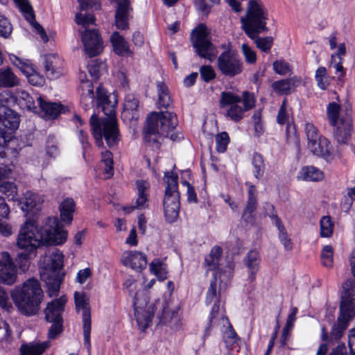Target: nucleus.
I'll return each instance as SVG.
<instances>
[{
	"label": "nucleus",
	"mask_w": 355,
	"mask_h": 355,
	"mask_svg": "<svg viewBox=\"0 0 355 355\" xmlns=\"http://www.w3.org/2000/svg\"><path fill=\"white\" fill-rule=\"evenodd\" d=\"M67 232L58 219L49 217L44 224L39 227L31 220H27L20 227L16 245L18 248L37 254V249L43 245H61L66 241Z\"/></svg>",
	"instance_id": "f257e3e1"
},
{
	"label": "nucleus",
	"mask_w": 355,
	"mask_h": 355,
	"mask_svg": "<svg viewBox=\"0 0 355 355\" xmlns=\"http://www.w3.org/2000/svg\"><path fill=\"white\" fill-rule=\"evenodd\" d=\"M96 103L97 108L101 110L105 117L99 119L96 114L91 116L90 125L93 135L98 146H103L104 138L107 145L111 148L119 141L115 110L117 101L115 96L107 95V92L99 86L96 89Z\"/></svg>",
	"instance_id": "f03ea898"
},
{
	"label": "nucleus",
	"mask_w": 355,
	"mask_h": 355,
	"mask_svg": "<svg viewBox=\"0 0 355 355\" xmlns=\"http://www.w3.org/2000/svg\"><path fill=\"white\" fill-rule=\"evenodd\" d=\"M268 15L267 10L261 2L250 0L248 2L246 16L241 19L246 35L254 40L258 49L265 53L270 51L273 39L272 37H260L258 35L261 33L268 31L266 26Z\"/></svg>",
	"instance_id": "7ed1b4c3"
},
{
	"label": "nucleus",
	"mask_w": 355,
	"mask_h": 355,
	"mask_svg": "<svg viewBox=\"0 0 355 355\" xmlns=\"http://www.w3.org/2000/svg\"><path fill=\"white\" fill-rule=\"evenodd\" d=\"M343 288L344 293L341 297L337 322L332 327L329 334L324 327L322 328V340L328 344H334L341 338L349 321L355 316V282L348 279Z\"/></svg>",
	"instance_id": "20e7f679"
},
{
	"label": "nucleus",
	"mask_w": 355,
	"mask_h": 355,
	"mask_svg": "<svg viewBox=\"0 0 355 355\" xmlns=\"http://www.w3.org/2000/svg\"><path fill=\"white\" fill-rule=\"evenodd\" d=\"M44 294L39 281L28 279L21 286H16L10 297L19 311L26 316L35 315L42 302Z\"/></svg>",
	"instance_id": "39448f33"
},
{
	"label": "nucleus",
	"mask_w": 355,
	"mask_h": 355,
	"mask_svg": "<svg viewBox=\"0 0 355 355\" xmlns=\"http://www.w3.org/2000/svg\"><path fill=\"white\" fill-rule=\"evenodd\" d=\"M178 125V118L175 113L152 112L146 119L144 128V141L153 148L158 149L160 146L159 139L168 137L170 132Z\"/></svg>",
	"instance_id": "423d86ee"
},
{
	"label": "nucleus",
	"mask_w": 355,
	"mask_h": 355,
	"mask_svg": "<svg viewBox=\"0 0 355 355\" xmlns=\"http://www.w3.org/2000/svg\"><path fill=\"white\" fill-rule=\"evenodd\" d=\"M123 286L129 294L134 296L133 307L136 320L139 329L145 331L150 325L154 317V305L149 303V297L145 291H136L137 284L132 277L125 279Z\"/></svg>",
	"instance_id": "0eeeda50"
},
{
	"label": "nucleus",
	"mask_w": 355,
	"mask_h": 355,
	"mask_svg": "<svg viewBox=\"0 0 355 355\" xmlns=\"http://www.w3.org/2000/svg\"><path fill=\"white\" fill-rule=\"evenodd\" d=\"M255 103L254 96L248 92L243 93L242 97L232 92H223L219 101L220 108L227 109V116L234 122L240 121L244 112L251 110Z\"/></svg>",
	"instance_id": "6e6552de"
},
{
	"label": "nucleus",
	"mask_w": 355,
	"mask_h": 355,
	"mask_svg": "<svg viewBox=\"0 0 355 355\" xmlns=\"http://www.w3.org/2000/svg\"><path fill=\"white\" fill-rule=\"evenodd\" d=\"M64 256L55 250L51 256L44 259V266L40 269V278L45 283L50 297L56 295L62 282L60 270L63 266Z\"/></svg>",
	"instance_id": "1a4fd4ad"
},
{
	"label": "nucleus",
	"mask_w": 355,
	"mask_h": 355,
	"mask_svg": "<svg viewBox=\"0 0 355 355\" xmlns=\"http://www.w3.org/2000/svg\"><path fill=\"white\" fill-rule=\"evenodd\" d=\"M178 179L177 174L173 172L165 173L164 181L166 186L163 206L166 220L170 223L175 222L179 216L180 202Z\"/></svg>",
	"instance_id": "9d476101"
},
{
	"label": "nucleus",
	"mask_w": 355,
	"mask_h": 355,
	"mask_svg": "<svg viewBox=\"0 0 355 355\" xmlns=\"http://www.w3.org/2000/svg\"><path fill=\"white\" fill-rule=\"evenodd\" d=\"M191 42L200 58L210 62L216 58L217 49L211 41L210 31L205 24H200L192 31Z\"/></svg>",
	"instance_id": "9b49d317"
},
{
	"label": "nucleus",
	"mask_w": 355,
	"mask_h": 355,
	"mask_svg": "<svg viewBox=\"0 0 355 355\" xmlns=\"http://www.w3.org/2000/svg\"><path fill=\"white\" fill-rule=\"evenodd\" d=\"M217 66L221 74L229 78L241 74L243 69V62L240 55L230 49L218 55Z\"/></svg>",
	"instance_id": "f8f14e48"
},
{
	"label": "nucleus",
	"mask_w": 355,
	"mask_h": 355,
	"mask_svg": "<svg viewBox=\"0 0 355 355\" xmlns=\"http://www.w3.org/2000/svg\"><path fill=\"white\" fill-rule=\"evenodd\" d=\"M19 124V116L13 110L0 108V146L4 147L10 141L14 131Z\"/></svg>",
	"instance_id": "ddd939ff"
},
{
	"label": "nucleus",
	"mask_w": 355,
	"mask_h": 355,
	"mask_svg": "<svg viewBox=\"0 0 355 355\" xmlns=\"http://www.w3.org/2000/svg\"><path fill=\"white\" fill-rule=\"evenodd\" d=\"M94 22L89 23L85 26L80 24L82 28L85 29L78 30L85 51L90 58L98 55L103 51V41L98 30L87 28L88 26L94 24Z\"/></svg>",
	"instance_id": "4468645a"
},
{
	"label": "nucleus",
	"mask_w": 355,
	"mask_h": 355,
	"mask_svg": "<svg viewBox=\"0 0 355 355\" xmlns=\"http://www.w3.org/2000/svg\"><path fill=\"white\" fill-rule=\"evenodd\" d=\"M74 300L76 309L78 311H83V330L84 336V345L86 346L88 352L91 349L90 334H91V313L88 299L84 293L75 292Z\"/></svg>",
	"instance_id": "2eb2a0df"
},
{
	"label": "nucleus",
	"mask_w": 355,
	"mask_h": 355,
	"mask_svg": "<svg viewBox=\"0 0 355 355\" xmlns=\"http://www.w3.org/2000/svg\"><path fill=\"white\" fill-rule=\"evenodd\" d=\"M17 278L16 267L13 259L8 252L0 254V282L11 286Z\"/></svg>",
	"instance_id": "dca6fc26"
},
{
	"label": "nucleus",
	"mask_w": 355,
	"mask_h": 355,
	"mask_svg": "<svg viewBox=\"0 0 355 355\" xmlns=\"http://www.w3.org/2000/svg\"><path fill=\"white\" fill-rule=\"evenodd\" d=\"M80 3V10L77 12L75 21L77 24L85 26L93 23L95 17L91 14L89 10H98L100 8L99 0H78Z\"/></svg>",
	"instance_id": "f3484780"
},
{
	"label": "nucleus",
	"mask_w": 355,
	"mask_h": 355,
	"mask_svg": "<svg viewBox=\"0 0 355 355\" xmlns=\"http://www.w3.org/2000/svg\"><path fill=\"white\" fill-rule=\"evenodd\" d=\"M334 127V136L338 143L345 144L351 135L352 120L349 114L342 115Z\"/></svg>",
	"instance_id": "a211bd4d"
},
{
	"label": "nucleus",
	"mask_w": 355,
	"mask_h": 355,
	"mask_svg": "<svg viewBox=\"0 0 355 355\" xmlns=\"http://www.w3.org/2000/svg\"><path fill=\"white\" fill-rule=\"evenodd\" d=\"M67 302V298L62 296L58 299L53 300L48 303L44 310L45 319L50 322H63L62 317L64 311V305Z\"/></svg>",
	"instance_id": "6ab92c4d"
},
{
	"label": "nucleus",
	"mask_w": 355,
	"mask_h": 355,
	"mask_svg": "<svg viewBox=\"0 0 355 355\" xmlns=\"http://www.w3.org/2000/svg\"><path fill=\"white\" fill-rule=\"evenodd\" d=\"M308 148L315 155L324 158L327 162L333 159V147L325 137L307 144Z\"/></svg>",
	"instance_id": "aec40b11"
},
{
	"label": "nucleus",
	"mask_w": 355,
	"mask_h": 355,
	"mask_svg": "<svg viewBox=\"0 0 355 355\" xmlns=\"http://www.w3.org/2000/svg\"><path fill=\"white\" fill-rule=\"evenodd\" d=\"M122 263L136 271H141L146 267L147 260L146 256L137 251L125 252L121 258Z\"/></svg>",
	"instance_id": "412c9836"
},
{
	"label": "nucleus",
	"mask_w": 355,
	"mask_h": 355,
	"mask_svg": "<svg viewBox=\"0 0 355 355\" xmlns=\"http://www.w3.org/2000/svg\"><path fill=\"white\" fill-rule=\"evenodd\" d=\"M214 302L209 317V326L206 328L205 331H207L210 328L211 324H215L218 319L219 316V300L217 295V286L216 279L213 280L210 283L209 288L208 289L206 303L210 304Z\"/></svg>",
	"instance_id": "4be33fe9"
},
{
	"label": "nucleus",
	"mask_w": 355,
	"mask_h": 355,
	"mask_svg": "<svg viewBox=\"0 0 355 355\" xmlns=\"http://www.w3.org/2000/svg\"><path fill=\"white\" fill-rule=\"evenodd\" d=\"M129 0H121L115 12V25L118 29L125 30L128 28L130 13L132 11Z\"/></svg>",
	"instance_id": "5701e85b"
},
{
	"label": "nucleus",
	"mask_w": 355,
	"mask_h": 355,
	"mask_svg": "<svg viewBox=\"0 0 355 355\" xmlns=\"http://www.w3.org/2000/svg\"><path fill=\"white\" fill-rule=\"evenodd\" d=\"M266 209L268 216L275 221V224L279 230V238L281 242L286 250H291L292 248L291 241L288 238L280 218L277 216L276 212L275 211L274 206L267 203L266 205Z\"/></svg>",
	"instance_id": "b1692460"
},
{
	"label": "nucleus",
	"mask_w": 355,
	"mask_h": 355,
	"mask_svg": "<svg viewBox=\"0 0 355 355\" xmlns=\"http://www.w3.org/2000/svg\"><path fill=\"white\" fill-rule=\"evenodd\" d=\"M139 100L134 94H130L126 95L124 100L123 110L121 114V118L123 120L128 121L137 120L139 118Z\"/></svg>",
	"instance_id": "393cba45"
},
{
	"label": "nucleus",
	"mask_w": 355,
	"mask_h": 355,
	"mask_svg": "<svg viewBox=\"0 0 355 355\" xmlns=\"http://www.w3.org/2000/svg\"><path fill=\"white\" fill-rule=\"evenodd\" d=\"M41 199L37 194L26 191L19 200V205L26 214H35L40 208Z\"/></svg>",
	"instance_id": "a878e982"
},
{
	"label": "nucleus",
	"mask_w": 355,
	"mask_h": 355,
	"mask_svg": "<svg viewBox=\"0 0 355 355\" xmlns=\"http://www.w3.org/2000/svg\"><path fill=\"white\" fill-rule=\"evenodd\" d=\"M256 191L257 189L255 186L250 185L249 187L248 192V202L242 214V218L248 223H252L254 220L253 214L257 207Z\"/></svg>",
	"instance_id": "bb28decb"
},
{
	"label": "nucleus",
	"mask_w": 355,
	"mask_h": 355,
	"mask_svg": "<svg viewBox=\"0 0 355 355\" xmlns=\"http://www.w3.org/2000/svg\"><path fill=\"white\" fill-rule=\"evenodd\" d=\"M37 100L44 118L55 119L61 112L62 105L60 103L46 101L41 96L37 97Z\"/></svg>",
	"instance_id": "cd10ccee"
},
{
	"label": "nucleus",
	"mask_w": 355,
	"mask_h": 355,
	"mask_svg": "<svg viewBox=\"0 0 355 355\" xmlns=\"http://www.w3.org/2000/svg\"><path fill=\"white\" fill-rule=\"evenodd\" d=\"M136 185L138 197L134 208L144 209L148 207L150 184L146 180H139L136 181Z\"/></svg>",
	"instance_id": "c85d7f7f"
},
{
	"label": "nucleus",
	"mask_w": 355,
	"mask_h": 355,
	"mask_svg": "<svg viewBox=\"0 0 355 355\" xmlns=\"http://www.w3.org/2000/svg\"><path fill=\"white\" fill-rule=\"evenodd\" d=\"M15 104L23 110H27L33 112H37L33 98L26 91L18 89L15 92Z\"/></svg>",
	"instance_id": "c756f323"
},
{
	"label": "nucleus",
	"mask_w": 355,
	"mask_h": 355,
	"mask_svg": "<svg viewBox=\"0 0 355 355\" xmlns=\"http://www.w3.org/2000/svg\"><path fill=\"white\" fill-rule=\"evenodd\" d=\"M300 80L297 78L283 79L275 81L272 86L274 91L278 94H288L298 85Z\"/></svg>",
	"instance_id": "7c9ffc66"
},
{
	"label": "nucleus",
	"mask_w": 355,
	"mask_h": 355,
	"mask_svg": "<svg viewBox=\"0 0 355 355\" xmlns=\"http://www.w3.org/2000/svg\"><path fill=\"white\" fill-rule=\"evenodd\" d=\"M110 41L114 52L119 55H131L132 54V52L129 49L128 43L118 32L112 33Z\"/></svg>",
	"instance_id": "2f4dec72"
},
{
	"label": "nucleus",
	"mask_w": 355,
	"mask_h": 355,
	"mask_svg": "<svg viewBox=\"0 0 355 355\" xmlns=\"http://www.w3.org/2000/svg\"><path fill=\"white\" fill-rule=\"evenodd\" d=\"M19 79L10 67L0 69V86L11 88L19 85Z\"/></svg>",
	"instance_id": "473e14b6"
},
{
	"label": "nucleus",
	"mask_w": 355,
	"mask_h": 355,
	"mask_svg": "<svg viewBox=\"0 0 355 355\" xmlns=\"http://www.w3.org/2000/svg\"><path fill=\"white\" fill-rule=\"evenodd\" d=\"M157 89L158 94V107L159 108L169 107L170 105L172 104V100L167 85L162 81H157Z\"/></svg>",
	"instance_id": "72a5a7b5"
},
{
	"label": "nucleus",
	"mask_w": 355,
	"mask_h": 355,
	"mask_svg": "<svg viewBox=\"0 0 355 355\" xmlns=\"http://www.w3.org/2000/svg\"><path fill=\"white\" fill-rule=\"evenodd\" d=\"M323 177V173L313 166L303 167L298 175V178L305 181H320Z\"/></svg>",
	"instance_id": "f704fd0d"
},
{
	"label": "nucleus",
	"mask_w": 355,
	"mask_h": 355,
	"mask_svg": "<svg viewBox=\"0 0 355 355\" xmlns=\"http://www.w3.org/2000/svg\"><path fill=\"white\" fill-rule=\"evenodd\" d=\"M75 211V202L72 198H67L60 205L61 219L70 223L73 220V213Z\"/></svg>",
	"instance_id": "c9c22d12"
},
{
	"label": "nucleus",
	"mask_w": 355,
	"mask_h": 355,
	"mask_svg": "<svg viewBox=\"0 0 355 355\" xmlns=\"http://www.w3.org/2000/svg\"><path fill=\"white\" fill-rule=\"evenodd\" d=\"M246 266L250 270L249 278L251 281L255 279V275L259 270V255L257 250L250 251L245 259Z\"/></svg>",
	"instance_id": "e433bc0d"
},
{
	"label": "nucleus",
	"mask_w": 355,
	"mask_h": 355,
	"mask_svg": "<svg viewBox=\"0 0 355 355\" xmlns=\"http://www.w3.org/2000/svg\"><path fill=\"white\" fill-rule=\"evenodd\" d=\"M222 252V248L217 245L211 250L210 253L205 259V263L209 270H214L218 269Z\"/></svg>",
	"instance_id": "4c0bfd02"
},
{
	"label": "nucleus",
	"mask_w": 355,
	"mask_h": 355,
	"mask_svg": "<svg viewBox=\"0 0 355 355\" xmlns=\"http://www.w3.org/2000/svg\"><path fill=\"white\" fill-rule=\"evenodd\" d=\"M36 254L24 251L17 254L15 259L14 264L20 272H26L30 267V260Z\"/></svg>",
	"instance_id": "58836bf2"
},
{
	"label": "nucleus",
	"mask_w": 355,
	"mask_h": 355,
	"mask_svg": "<svg viewBox=\"0 0 355 355\" xmlns=\"http://www.w3.org/2000/svg\"><path fill=\"white\" fill-rule=\"evenodd\" d=\"M47 347L46 343H29L21 345L20 351L22 355H42Z\"/></svg>",
	"instance_id": "ea45409f"
},
{
	"label": "nucleus",
	"mask_w": 355,
	"mask_h": 355,
	"mask_svg": "<svg viewBox=\"0 0 355 355\" xmlns=\"http://www.w3.org/2000/svg\"><path fill=\"white\" fill-rule=\"evenodd\" d=\"M55 57L53 55H48L45 57L44 64L45 73L47 78L55 79L58 78L61 73L55 65Z\"/></svg>",
	"instance_id": "a19ab883"
},
{
	"label": "nucleus",
	"mask_w": 355,
	"mask_h": 355,
	"mask_svg": "<svg viewBox=\"0 0 355 355\" xmlns=\"http://www.w3.org/2000/svg\"><path fill=\"white\" fill-rule=\"evenodd\" d=\"M150 270L159 279L167 278L166 265L160 259H155L149 265Z\"/></svg>",
	"instance_id": "79ce46f5"
},
{
	"label": "nucleus",
	"mask_w": 355,
	"mask_h": 355,
	"mask_svg": "<svg viewBox=\"0 0 355 355\" xmlns=\"http://www.w3.org/2000/svg\"><path fill=\"white\" fill-rule=\"evenodd\" d=\"M83 88L87 90V93L83 95L80 100V103L84 110H87L92 107L94 102V94L93 91V85L91 82L86 81L83 83Z\"/></svg>",
	"instance_id": "37998d69"
},
{
	"label": "nucleus",
	"mask_w": 355,
	"mask_h": 355,
	"mask_svg": "<svg viewBox=\"0 0 355 355\" xmlns=\"http://www.w3.org/2000/svg\"><path fill=\"white\" fill-rule=\"evenodd\" d=\"M218 319L225 321L228 324V329L223 333V340L227 347H231L236 343L238 336L232 326L228 321V319L222 313L220 315Z\"/></svg>",
	"instance_id": "c03bdc74"
},
{
	"label": "nucleus",
	"mask_w": 355,
	"mask_h": 355,
	"mask_svg": "<svg viewBox=\"0 0 355 355\" xmlns=\"http://www.w3.org/2000/svg\"><path fill=\"white\" fill-rule=\"evenodd\" d=\"M101 163L104 165L103 171L107 175L106 178H111L114 174L112 154L109 150L101 153Z\"/></svg>",
	"instance_id": "a18cd8bd"
},
{
	"label": "nucleus",
	"mask_w": 355,
	"mask_h": 355,
	"mask_svg": "<svg viewBox=\"0 0 355 355\" xmlns=\"http://www.w3.org/2000/svg\"><path fill=\"white\" fill-rule=\"evenodd\" d=\"M180 320L178 310H173L170 311L168 309H164L160 322L163 324H169L172 328L177 327L178 323Z\"/></svg>",
	"instance_id": "49530a36"
},
{
	"label": "nucleus",
	"mask_w": 355,
	"mask_h": 355,
	"mask_svg": "<svg viewBox=\"0 0 355 355\" xmlns=\"http://www.w3.org/2000/svg\"><path fill=\"white\" fill-rule=\"evenodd\" d=\"M252 166L254 168L253 171L256 178L259 179L263 176L265 171V165L263 157L259 153H254L252 157Z\"/></svg>",
	"instance_id": "de8ad7c7"
},
{
	"label": "nucleus",
	"mask_w": 355,
	"mask_h": 355,
	"mask_svg": "<svg viewBox=\"0 0 355 355\" xmlns=\"http://www.w3.org/2000/svg\"><path fill=\"white\" fill-rule=\"evenodd\" d=\"M15 104V94L13 95L9 90H5L0 93V108H6L8 110H12L10 108Z\"/></svg>",
	"instance_id": "09e8293b"
},
{
	"label": "nucleus",
	"mask_w": 355,
	"mask_h": 355,
	"mask_svg": "<svg viewBox=\"0 0 355 355\" xmlns=\"http://www.w3.org/2000/svg\"><path fill=\"white\" fill-rule=\"evenodd\" d=\"M340 105L336 103H331L327 107V118L331 125H335L338 121L340 112Z\"/></svg>",
	"instance_id": "8fccbe9b"
},
{
	"label": "nucleus",
	"mask_w": 355,
	"mask_h": 355,
	"mask_svg": "<svg viewBox=\"0 0 355 355\" xmlns=\"http://www.w3.org/2000/svg\"><path fill=\"white\" fill-rule=\"evenodd\" d=\"M320 235L322 237H329L333 233L334 223L329 216H323L320 222Z\"/></svg>",
	"instance_id": "3c124183"
},
{
	"label": "nucleus",
	"mask_w": 355,
	"mask_h": 355,
	"mask_svg": "<svg viewBox=\"0 0 355 355\" xmlns=\"http://www.w3.org/2000/svg\"><path fill=\"white\" fill-rule=\"evenodd\" d=\"M0 192L6 195L9 200H14L17 193V189L13 182H5L0 185Z\"/></svg>",
	"instance_id": "603ef678"
},
{
	"label": "nucleus",
	"mask_w": 355,
	"mask_h": 355,
	"mask_svg": "<svg viewBox=\"0 0 355 355\" xmlns=\"http://www.w3.org/2000/svg\"><path fill=\"white\" fill-rule=\"evenodd\" d=\"M333 248L331 245H325L321 252L322 265L327 268L333 266Z\"/></svg>",
	"instance_id": "864d4df0"
},
{
	"label": "nucleus",
	"mask_w": 355,
	"mask_h": 355,
	"mask_svg": "<svg viewBox=\"0 0 355 355\" xmlns=\"http://www.w3.org/2000/svg\"><path fill=\"white\" fill-rule=\"evenodd\" d=\"M230 142V137L226 132H222L216 136V150L218 153H224L227 144Z\"/></svg>",
	"instance_id": "5fc2aeb1"
},
{
	"label": "nucleus",
	"mask_w": 355,
	"mask_h": 355,
	"mask_svg": "<svg viewBox=\"0 0 355 355\" xmlns=\"http://www.w3.org/2000/svg\"><path fill=\"white\" fill-rule=\"evenodd\" d=\"M0 307L6 312H11L14 307L10 300L9 295L6 291L0 286Z\"/></svg>",
	"instance_id": "6e6d98bb"
},
{
	"label": "nucleus",
	"mask_w": 355,
	"mask_h": 355,
	"mask_svg": "<svg viewBox=\"0 0 355 355\" xmlns=\"http://www.w3.org/2000/svg\"><path fill=\"white\" fill-rule=\"evenodd\" d=\"M105 67V64L102 62H99L97 60H92L90 64H88V71L91 77L96 80L99 78L101 71Z\"/></svg>",
	"instance_id": "4d7b16f0"
},
{
	"label": "nucleus",
	"mask_w": 355,
	"mask_h": 355,
	"mask_svg": "<svg viewBox=\"0 0 355 355\" xmlns=\"http://www.w3.org/2000/svg\"><path fill=\"white\" fill-rule=\"evenodd\" d=\"M304 131L307 139V144H310L320 138L317 128L313 123H306L304 125Z\"/></svg>",
	"instance_id": "13d9d810"
},
{
	"label": "nucleus",
	"mask_w": 355,
	"mask_h": 355,
	"mask_svg": "<svg viewBox=\"0 0 355 355\" xmlns=\"http://www.w3.org/2000/svg\"><path fill=\"white\" fill-rule=\"evenodd\" d=\"M14 1L20 10L24 12L28 20H33L35 19L33 8L27 0H14Z\"/></svg>",
	"instance_id": "bf43d9fd"
},
{
	"label": "nucleus",
	"mask_w": 355,
	"mask_h": 355,
	"mask_svg": "<svg viewBox=\"0 0 355 355\" xmlns=\"http://www.w3.org/2000/svg\"><path fill=\"white\" fill-rule=\"evenodd\" d=\"M12 26L8 19L0 12V36L8 37L12 33Z\"/></svg>",
	"instance_id": "052dcab7"
},
{
	"label": "nucleus",
	"mask_w": 355,
	"mask_h": 355,
	"mask_svg": "<svg viewBox=\"0 0 355 355\" xmlns=\"http://www.w3.org/2000/svg\"><path fill=\"white\" fill-rule=\"evenodd\" d=\"M46 154L51 157H55L59 154V148L54 136L49 135L46 140Z\"/></svg>",
	"instance_id": "680f3d73"
},
{
	"label": "nucleus",
	"mask_w": 355,
	"mask_h": 355,
	"mask_svg": "<svg viewBox=\"0 0 355 355\" xmlns=\"http://www.w3.org/2000/svg\"><path fill=\"white\" fill-rule=\"evenodd\" d=\"M241 51L248 64H254L257 61V54L248 44H243Z\"/></svg>",
	"instance_id": "e2e57ef3"
},
{
	"label": "nucleus",
	"mask_w": 355,
	"mask_h": 355,
	"mask_svg": "<svg viewBox=\"0 0 355 355\" xmlns=\"http://www.w3.org/2000/svg\"><path fill=\"white\" fill-rule=\"evenodd\" d=\"M315 80L317 84L322 89H325L327 86V69L325 67H319L315 72Z\"/></svg>",
	"instance_id": "0e129e2a"
},
{
	"label": "nucleus",
	"mask_w": 355,
	"mask_h": 355,
	"mask_svg": "<svg viewBox=\"0 0 355 355\" xmlns=\"http://www.w3.org/2000/svg\"><path fill=\"white\" fill-rule=\"evenodd\" d=\"M201 78L205 82H209L216 78V73L211 66L203 65L200 69Z\"/></svg>",
	"instance_id": "69168bd1"
},
{
	"label": "nucleus",
	"mask_w": 355,
	"mask_h": 355,
	"mask_svg": "<svg viewBox=\"0 0 355 355\" xmlns=\"http://www.w3.org/2000/svg\"><path fill=\"white\" fill-rule=\"evenodd\" d=\"M198 8L202 12L208 13L212 6L218 4L220 0H195Z\"/></svg>",
	"instance_id": "338daca9"
},
{
	"label": "nucleus",
	"mask_w": 355,
	"mask_h": 355,
	"mask_svg": "<svg viewBox=\"0 0 355 355\" xmlns=\"http://www.w3.org/2000/svg\"><path fill=\"white\" fill-rule=\"evenodd\" d=\"M274 71L279 74L285 75L289 71V64L283 60H276L273 63Z\"/></svg>",
	"instance_id": "774afa93"
}]
</instances>
